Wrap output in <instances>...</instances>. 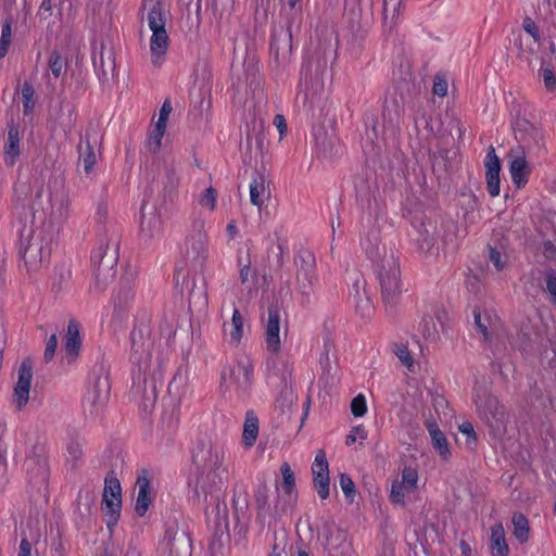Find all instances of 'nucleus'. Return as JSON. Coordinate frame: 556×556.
Instances as JSON below:
<instances>
[{
	"instance_id": "423d86ee",
	"label": "nucleus",
	"mask_w": 556,
	"mask_h": 556,
	"mask_svg": "<svg viewBox=\"0 0 556 556\" xmlns=\"http://www.w3.org/2000/svg\"><path fill=\"white\" fill-rule=\"evenodd\" d=\"M254 363L249 355H240L232 364H227L220 371V389L247 392L253 382Z\"/></svg>"
},
{
	"instance_id": "6e6d98bb",
	"label": "nucleus",
	"mask_w": 556,
	"mask_h": 556,
	"mask_svg": "<svg viewBox=\"0 0 556 556\" xmlns=\"http://www.w3.org/2000/svg\"><path fill=\"white\" fill-rule=\"evenodd\" d=\"M56 346H58V337L55 333H53L50 336V338L48 339V341L46 343V349H45V354H43L46 362H50L53 358L55 351H56Z\"/></svg>"
},
{
	"instance_id": "5fc2aeb1",
	"label": "nucleus",
	"mask_w": 556,
	"mask_h": 556,
	"mask_svg": "<svg viewBox=\"0 0 556 556\" xmlns=\"http://www.w3.org/2000/svg\"><path fill=\"white\" fill-rule=\"evenodd\" d=\"M522 27L533 38L535 42L540 41L539 27L531 17H526L523 20Z\"/></svg>"
},
{
	"instance_id": "c9c22d12",
	"label": "nucleus",
	"mask_w": 556,
	"mask_h": 556,
	"mask_svg": "<svg viewBox=\"0 0 556 556\" xmlns=\"http://www.w3.org/2000/svg\"><path fill=\"white\" fill-rule=\"evenodd\" d=\"M134 298V291L130 287H124L121 288L114 295H113V305L114 309L117 314L124 312L130 301Z\"/></svg>"
},
{
	"instance_id": "0eeeda50",
	"label": "nucleus",
	"mask_w": 556,
	"mask_h": 556,
	"mask_svg": "<svg viewBox=\"0 0 556 556\" xmlns=\"http://www.w3.org/2000/svg\"><path fill=\"white\" fill-rule=\"evenodd\" d=\"M475 404L480 418L494 434L502 433L506 428L507 415L505 407L497 397L486 390L475 391Z\"/></svg>"
},
{
	"instance_id": "cd10ccee",
	"label": "nucleus",
	"mask_w": 556,
	"mask_h": 556,
	"mask_svg": "<svg viewBox=\"0 0 556 556\" xmlns=\"http://www.w3.org/2000/svg\"><path fill=\"white\" fill-rule=\"evenodd\" d=\"M314 138L318 152L324 156H328L332 153L338 141L333 134H328L323 127H318L314 130Z\"/></svg>"
},
{
	"instance_id": "f704fd0d",
	"label": "nucleus",
	"mask_w": 556,
	"mask_h": 556,
	"mask_svg": "<svg viewBox=\"0 0 556 556\" xmlns=\"http://www.w3.org/2000/svg\"><path fill=\"white\" fill-rule=\"evenodd\" d=\"M23 113L24 115H30L35 109V89L28 81H24L21 90Z\"/></svg>"
},
{
	"instance_id": "13d9d810",
	"label": "nucleus",
	"mask_w": 556,
	"mask_h": 556,
	"mask_svg": "<svg viewBox=\"0 0 556 556\" xmlns=\"http://www.w3.org/2000/svg\"><path fill=\"white\" fill-rule=\"evenodd\" d=\"M432 91L439 97H444L447 93V81L444 78L435 77L433 81Z\"/></svg>"
},
{
	"instance_id": "6ab92c4d",
	"label": "nucleus",
	"mask_w": 556,
	"mask_h": 556,
	"mask_svg": "<svg viewBox=\"0 0 556 556\" xmlns=\"http://www.w3.org/2000/svg\"><path fill=\"white\" fill-rule=\"evenodd\" d=\"M163 231V222L161 214L156 208H151L146 212V206H142V217L140 220V233L147 239L160 237Z\"/></svg>"
},
{
	"instance_id": "0e129e2a",
	"label": "nucleus",
	"mask_w": 556,
	"mask_h": 556,
	"mask_svg": "<svg viewBox=\"0 0 556 556\" xmlns=\"http://www.w3.org/2000/svg\"><path fill=\"white\" fill-rule=\"evenodd\" d=\"M459 549H460L462 556H471L472 555V549H471L470 545L464 540H462L459 542Z\"/></svg>"
},
{
	"instance_id": "37998d69",
	"label": "nucleus",
	"mask_w": 556,
	"mask_h": 556,
	"mask_svg": "<svg viewBox=\"0 0 556 556\" xmlns=\"http://www.w3.org/2000/svg\"><path fill=\"white\" fill-rule=\"evenodd\" d=\"M351 412L354 417H363L367 413V402L363 394H357L351 402Z\"/></svg>"
},
{
	"instance_id": "ddd939ff",
	"label": "nucleus",
	"mask_w": 556,
	"mask_h": 556,
	"mask_svg": "<svg viewBox=\"0 0 556 556\" xmlns=\"http://www.w3.org/2000/svg\"><path fill=\"white\" fill-rule=\"evenodd\" d=\"M312 473L314 486L317 491L318 496L321 500H327L330 494V478L328 460L326 457V453L323 450L318 451L315 456V459L312 465Z\"/></svg>"
},
{
	"instance_id": "4d7b16f0",
	"label": "nucleus",
	"mask_w": 556,
	"mask_h": 556,
	"mask_svg": "<svg viewBox=\"0 0 556 556\" xmlns=\"http://www.w3.org/2000/svg\"><path fill=\"white\" fill-rule=\"evenodd\" d=\"M239 279L242 285L247 283L251 277L255 276V273L251 268V262L248 261L245 264H242L241 260H239Z\"/></svg>"
},
{
	"instance_id": "7ed1b4c3",
	"label": "nucleus",
	"mask_w": 556,
	"mask_h": 556,
	"mask_svg": "<svg viewBox=\"0 0 556 556\" xmlns=\"http://www.w3.org/2000/svg\"><path fill=\"white\" fill-rule=\"evenodd\" d=\"M195 466L194 494L197 497L207 494L223 484L226 468L224 466V451L217 445L202 443L192 455Z\"/></svg>"
},
{
	"instance_id": "a211bd4d",
	"label": "nucleus",
	"mask_w": 556,
	"mask_h": 556,
	"mask_svg": "<svg viewBox=\"0 0 556 556\" xmlns=\"http://www.w3.org/2000/svg\"><path fill=\"white\" fill-rule=\"evenodd\" d=\"M269 177L264 172H256L250 182V201L260 210L270 198Z\"/></svg>"
},
{
	"instance_id": "4468645a",
	"label": "nucleus",
	"mask_w": 556,
	"mask_h": 556,
	"mask_svg": "<svg viewBox=\"0 0 556 556\" xmlns=\"http://www.w3.org/2000/svg\"><path fill=\"white\" fill-rule=\"evenodd\" d=\"M31 380V364L28 361H24L18 368V379L13 393V403L17 409H23L28 403Z\"/></svg>"
},
{
	"instance_id": "58836bf2",
	"label": "nucleus",
	"mask_w": 556,
	"mask_h": 556,
	"mask_svg": "<svg viewBox=\"0 0 556 556\" xmlns=\"http://www.w3.org/2000/svg\"><path fill=\"white\" fill-rule=\"evenodd\" d=\"M280 471L282 476L281 489L287 495L291 497L295 490L294 473L290 465L287 463L281 465Z\"/></svg>"
},
{
	"instance_id": "052dcab7",
	"label": "nucleus",
	"mask_w": 556,
	"mask_h": 556,
	"mask_svg": "<svg viewBox=\"0 0 556 556\" xmlns=\"http://www.w3.org/2000/svg\"><path fill=\"white\" fill-rule=\"evenodd\" d=\"M164 169L167 175L168 185L170 187H174L177 184L176 166H175L174 162L166 163L164 165Z\"/></svg>"
},
{
	"instance_id": "bf43d9fd",
	"label": "nucleus",
	"mask_w": 556,
	"mask_h": 556,
	"mask_svg": "<svg viewBox=\"0 0 556 556\" xmlns=\"http://www.w3.org/2000/svg\"><path fill=\"white\" fill-rule=\"evenodd\" d=\"M458 429L463 434L467 435V443L476 441V432L473 426L470 422L462 424Z\"/></svg>"
},
{
	"instance_id": "f3484780",
	"label": "nucleus",
	"mask_w": 556,
	"mask_h": 556,
	"mask_svg": "<svg viewBox=\"0 0 556 556\" xmlns=\"http://www.w3.org/2000/svg\"><path fill=\"white\" fill-rule=\"evenodd\" d=\"M485 179H486V190L488 193L495 198L500 194L501 191V179H500V170L501 163L500 159L495 154V150L493 147H490L485 160Z\"/></svg>"
},
{
	"instance_id": "393cba45",
	"label": "nucleus",
	"mask_w": 556,
	"mask_h": 556,
	"mask_svg": "<svg viewBox=\"0 0 556 556\" xmlns=\"http://www.w3.org/2000/svg\"><path fill=\"white\" fill-rule=\"evenodd\" d=\"M136 485L138 494L135 504V510L138 516L143 517L151 504L150 479L146 473L138 476Z\"/></svg>"
},
{
	"instance_id": "a19ab883",
	"label": "nucleus",
	"mask_w": 556,
	"mask_h": 556,
	"mask_svg": "<svg viewBox=\"0 0 556 556\" xmlns=\"http://www.w3.org/2000/svg\"><path fill=\"white\" fill-rule=\"evenodd\" d=\"M545 291L548 294L549 302L556 307V271L549 269L545 273Z\"/></svg>"
},
{
	"instance_id": "5701e85b",
	"label": "nucleus",
	"mask_w": 556,
	"mask_h": 556,
	"mask_svg": "<svg viewBox=\"0 0 556 556\" xmlns=\"http://www.w3.org/2000/svg\"><path fill=\"white\" fill-rule=\"evenodd\" d=\"M426 428L429 432L431 443L435 452L443 460H448L451 457V450L447 440L438 424L433 420H427Z\"/></svg>"
},
{
	"instance_id": "473e14b6",
	"label": "nucleus",
	"mask_w": 556,
	"mask_h": 556,
	"mask_svg": "<svg viewBox=\"0 0 556 556\" xmlns=\"http://www.w3.org/2000/svg\"><path fill=\"white\" fill-rule=\"evenodd\" d=\"M79 155L85 172L90 174L93 170L94 164L97 163V154L88 137L84 142L79 144Z\"/></svg>"
},
{
	"instance_id": "2eb2a0df",
	"label": "nucleus",
	"mask_w": 556,
	"mask_h": 556,
	"mask_svg": "<svg viewBox=\"0 0 556 556\" xmlns=\"http://www.w3.org/2000/svg\"><path fill=\"white\" fill-rule=\"evenodd\" d=\"M509 157V174L511 181L517 189H522L529 181L531 167L527 162L526 154L522 149L511 151Z\"/></svg>"
},
{
	"instance_id": "a18cd8bd",
	"label": "nucleus",
	"mask_w": 556,
	"mask_h": 556,
	"mask_svg": "<svg viewBox=\"0 0 556 556\" xmlns=\"http://www.w3.org/2000/svg\"><path fill=\"white\" fill-rule=\"evenodd\" d=\"M404 0H383V13L387 17L389 11H392V18L397 20L402 14V4Z\"/></svg>"
},
{
	"instance_id": "f03ea898",
	"label": "nucleus",
	"mask_w": 556,
	"mask_h": 556,
	"mask_svg": "<svg viewBox=\"0 0 556 556\" xmlns=\"http://www.w3.org/2000/svg\"><path fill=\"white\" fill-rule=\"evenodd\" d=\"M262 323L264 326L266 350L275 354L274 356L268 357L266 363L267 383L275 388H285L291 380L293 365L288 359L279 358L277 355L281 349V314L277 303L268 306L266 316L262 317Z\"/></svg>"
},
{
	"instance_id": "6e6552de",
	"label": "nucleus",
	"mask_w": 556,
	"mask_h": 556,
	"mask_svg": "<svg viewBox=\"0 0 556 556\" xmlns=\"http://www.w3.org/2000/svg\"><path fill=\"white\" fill-rule=\"evenodd\" d=\"M130 362L137 366L139 372L149 369L152 359L153 340L150 328L146 325L136 326L130 333Z\"/></svg>"
},
{
	"instance_id": "2f4dec72",
	"label": "nucleus",
	"mask_w": 556,
	"mask_h": 556,
	"mask_svg": "<svg viewBox=\"0 0 556 556\" xmlns=\"http://www.w3.org/2000/svg\"><path fill=\"white\" fill-rule=\"evenodd\" d=\"M254 497L257 507V519L264 522L267 515L269 514L270 508L267 485H258L257 489L255 490Z\"/></svg>"
},
{
	"instance_id": "e433bc0d",
	"label": "nucleus",
	"mask_w": 556,
	"mask_h": 556,
	"mask_svg": "<svg viewBox=\"0 0 556 556\" xmlns=\"http://www.w3.org/2000/svg\"><path fill=\"white\" fill-rule=\"evenodd\" d=\"M244 320L239 309L235 308L231 317L230 343L238 345L243 336Z\"/></svg>"
},
{
	"instance_id": "72a5a7b5",
	"label": "nucleus",
	"mask_w": 556,
	"mask_h": 556,
	"mask_svg": "<svg viewBox=\"0 0 556 556\" xmlns=\"http://www.w3.org/2000/svg\"><path fill=\"white\" fill-rule=\"evenodd\" d=\"M84 440L79 438H71L66 444V462L76 467L83 457Z\"/></svg>"
},
{
	"instance_id": "680f3d73",
	"label": "nucleus",
	"mask_w": 556,
	"mask_h": 556,
	"mask_svg": "<svg viewBox=\"0 0 556 556\" xmlns=\"http://www.w3.org/2000/svg\"><path fill=\"white\" fill-rule=\"evenodd\" d=\"M18 556H31V545L27 539L21 541Z\"/></svg>"
},
{
	"instance_id": "b1692460",
	"label": "nucleus",
	"mask_w": 556,
	"mask_h": 556,
	"mask_svg": "<svg viewBox=\"0 0 556 556\" xmlns=\"http://www.w3.org/2000/svg\"><path fill=\"white\" fill-rule=\"evenodd\" d=\"M81 345L79 324L76 320H70L65 334V353L68 362L77 358Z\"/></svg>"
},
{
	"instance_id": "1a4fd4ad",
	"label": "nucleus",
	"mask_w": 556,
	"mask_h": 556,
	"mask_svg": "<svg viewBox=\"0 0 556 556\" xmlns=\"http://www.w3.org/2000/svg\"><path fill=\"white\" fill-rule=\"evenodd\" d=\"M294 264L296 289L303 296L308 298L314 293L318 282L315 256L307 250L300 251L294 256Z\"/></svg>"
},
{
	"instance_id": "69168bd1",
	"label": "nucleus",
	"mask_w": 556,
	"mask_h": 556,
	"mask_svg": "<svg viewBox=\"0 0 556 556\" xmlns=\"http://www.w3.org/2000/svg\"><path fill=\"white\" fill-rule=\"evenodd\" d=\"M226 230H227L228 235L230 236V238H235L238 233V228H237V225L235 222H230L227 225Z\"/></svg>"
},
{
	"instance_id": "a878e982",
	"label": "nucleus",
	"mask_w": 556,
	"mask_h": 556,
	"mask_svg": "<svg viewBox=\"0 0 556 556\" xmlns=\"http://www.w3.org/2000/svg\"><path fill=\"white\" fill-rule=\"evenodd\" d=\"M490 553L492 556H508L509 546L506 543L505 530L502 522L491 527Z\"/></svg>"
},
{
	"instance_id": "603ef678",
	"label": "nucleus",
	"mask_w": 556,
	"mask_h": 556,
	"mask_svg": "<svg viewBox=\"0 0 556 556\" xmlns=\"http://www.w3.org/2000/svg\"><path fill=\"white\" fill-rule=\"evenodd\" d=\"M172 111H173V106H172L170 100L166 99L162 104V108L159 113V118L155 124L166 127L167 121H168V117H169Z\"/></svg>"
},
{
	"instance_id": "f257e3e1",
	"label": "nucleus",
	"mask_w": 556,
	"mask_h": 556,
	"mask_svg": "<svg viewBox=\"0 0 556 556\" xmlns=\"http://www.w3.org/2000/svg\"><path fill=\"white\" fill-rule=\"evenodd\" d=\"M71 212V200L62 188L51 190L46 219L40 228L24 227L20 233V253L28 270L37 268L50 256V244L61 231Z\"/></svg>"
},
{
	"instance_id": "9b49d317",
	"label": "nucleus",
	"mask_w": 556,
	"mask_h": 556,
	"mask_svg": "<svg viewBox=\"0 0 556 556\" xmlns=\"http://www.w3.org/2000/svg\"><path fill=\"white\" fill-rule=\"evenodd\" d=\"M110 397V382L106 377H98L84 397V409L90 416H99Z\"/></svg>"
},
{
	"instance_id": "338daca9",
	"label": "nucleus",
	"mask_w": 556,
	"mask_h": 556,
	"mask_svg": "<svg viewBox=\"0 0 556 556\" xmlns=\"http://www.w3.org/2000/svg\"><path fill=\"white\" fill-rule=\"evenodd\" d=\"M106 214H108V208H106V206H104V205H99L98 211H97V218H98L99 220H102V219H104V218L106 217Z\"/></svg>"
},
{
	"instance_id": "c85d7f7f",
	"label": "nucleus",
	"mask_w": 556,
	"mask_h": 556,
	"mask_svg": "<svg viewBox=\"0 0 556 556\" xmlns=\"http://www.w3.org/2000/svg\"><path fill=\"white\" fill-rule=\"evenodd\" d=\"M258 437V418L253 412L245 414V420L243 425L242 442L245 447H251L256 442Z\"/></svg>"
},
{
	"instance_id": "f8f14e48",
	"label": "nucleus",
	"mask_w": 556,
	"mask_h": 556,
	"mask_svg": "<svg viewBox=\"0 0 556 556\" xmlns=\"http://www.w3.org/2000/svg\"><path fill=\"white\" fill-rule=\"evenodd\" d=\"M418 479L417 469L404 467L401 478L393 481L391 485L390 501L395 505L404 506L406 496L417 490Z\"/></svg>"
},
{
	"instance_id": "8fccbe9b",
	"label": "nucleus",
	"mask_w": 556,
	"mask_h": 556,
	"mask_svg": "<svg viewBox=\"0 0 556 556\" xmlns=\"http://www.w3.org/2000/svg\"><path fill=\"white\" fill-rule=\"evenodd\" d=\"M489 260L497 271H502L506 265V257H503L502 253L495 248L489 249Z\"/></svg>"
},
{
	"instance_id": "7c9ffc66",
	"label": "nucleus",
	"mask_w": 556,
	"mask_h": 556,
	"mask_svg": "<svg viewBox=\"0 0 556 556\" xmlns=\"http://www.w3.org/2000/svg\"><path fill=\"white\" fill-rule=\"evenodd\" d=\"M166 127L154 124L153 128L149 131L143 146L146 153L154 155L160 151Z\"/></svg>"
},
{
	"instance_id": "e2e57ef3",
	"label": "nucleus",
	"mask_w": 556,
	"mask_h": 556,
	"mask_svg": "<svg viewBox=\"0 0 556 556\" xmlns=\"http://www.w3.org/2000/svg\"><path fill=\"white\" fill-rule=\"evenodd\" d=\"M274 124L281 136L287 131V123L282 115H276L274 118Z\"/></svg>"
},
{
	"instance_id": "39448f33",
	"label": "nucleus",
	"mask_w": 556,
	"mask_h": 556,
	"mask_svg": "<svg viewBox=\"0 0 556 556\" xmlns=\"http://www.w3.org/2000/svg\"><path fill=\"white\" fill-rule=\"evenodd\" d=\"M377 278L386 309L392 313L406 290L402 281L399 258L393 253L384 256L378 264Z\"/></svg>"
},
{
	"instance_id": "412c9836",
	"label": "nucleus",
	"mask_w": 556,
	"mask_h": 556,
	"mask_svg": "<svg viewBox=\"0 0 556 556\" xmlns=\"http://www.w3.org/2000/svg\"><path fill=\"white\" fill-rule=\"evenodd\" d=\"M473 319L482 340L491 342L498 330L500 321L488 313L482 314L478 308L473 309Z\"/></svg>"
},
{
	"instance_id": "bb28decb",
	"label": "nucleus",
	"mask_w": 556,
	"mask_h": 556,
	"mask_svg": "<svg viewBox=\"0 0 556 556\" xmlns=\"http://www.w3.org/2000/svg\"><path fill=\"white\" fill-rule=\"evenodd\" d=\"M514 527L513 534L519 544H525L530 539V522L525 514L515 511L511 516Z\"/></svg>"
},
{
	"instance_id": "864d4df0",
	"label": "nucleus",
	"mask_w": 556,
	"mask_h": 556,
	"mask_svg": "<svg viewBox=\"0 0 556 556\" xmlns=\"http://www.w3.org/2000/svg\"><path fill=\"white\" fill-rule=\"evenodd\" d=\"M70 278H71V271L70 270H67V269L60 270V273H59V281H54L52 283V290L55 293H59V292L63 291L64 289H66V287L68 285V281H70Z\"/></svg>"
},
{
	"instance_id": "c03bdc74",
	"label": "nucleus",
	"mask_w": 556,
	"mask_h": 556,
	"mask_svg": "<svg viewBox=\"0 0 556 556\" xmlns=\"http://www.w3.org/2000/svg\"><path fill=\"white\" fill-rule=\"evenodd\" d=\"M540 74L543 78L544 86L548 92L556 91V76L554 74L553 68L551 67H542L540 70Z\"/></svg>"
},
{
	"instance_id": "aec40b11",
	"label": "nucleus",
	"mask_w": 556,
	"mask_h": 556,
	"mask_svg": "<svg viewBox=\"0 0 556 556\" xmlns=\"http://www.w3.org/2000/svg\"><path fill=\"white\" fill-rule=\"evenodd\" d=\"M25 470L30 480L35 482H45L48 478V459L43 454H34L26 457L24 463Z\"/></svg>"
},
{
	"instance_id": "20e7f679",
	"label": "nucleus",
	"mask_w": 556,
	"mask_h": 556,
	"mask_svg": "<svg viewBox=\"0 0 556 556\" xmlns=\"http://www.w3.org/2000/svg\"><path fill=\"white\" fill-rule=\"evenodd\" d=\"M147 10V22L152 31L150 38L151 61L154 66H161L169 47V37L166 30L168 12L159 0H143Z\"/></svg>"
},
{
	"instance_id": "de8ad7c7",
	"label": "nucleus",
	"mask_w": 556,
	"mask_h": 556,
	"mask_svg": "<svg viewBox=\"0 0 556 556\" xmlns=\"http://www.w3.org/2000/svg\"><path fill=\"white\" fill-rule=\"evenodd\" d=\"M109 283V271L106 274L101 273L100 268L94 274V279L92 285L90 286V291L100 293L102 292Z\"/></svg>"
},
{
	"instance_id": "9d476101",
	"label": "nucleus",
	"mask_w": 556,
	"mask_h": 556,
	"mask_svg": "<svg viewBox=\"0 0 556 556\" xmlns=\"http://www.w3.org/2000/svg\"><path fill=\"white\" fill-rule=\"evenodd\" d=\"M122 488L117 478L108 477L104 481L103 498L101 509L105 516L108 528L116 526L121 517Z\"/></svg>"
},
{
	"instance_id": "4c0bfd02",
	"label": "nucleus",
	"mask_w": 556,
	"mask_h": 556,
	"mask_svg": "<svg viewBox=\"0 0 556 556\" xmlns=\"http://www.w3.org/2000/svg\"><path fill=\"white\" fill-rule=\"evenodd\" d=\"M48 67L53 78L58 79L65 73L66 60L54 50L49 55Z\"/></svg>"
},
{
	"instance_id": "79ce46f5",
	"label": "nucleus",
	"mask_w": 556,
	"mask_h": 556,
	"mask_svg": "<svg viewBox=\"0 0 556 556\" xmlns=\"http://www.w3.org/2000/svg\"><path fill=\"white\" fill-rule=\"evenodd\" d=\"M393 351L404 366H406L408 369L413 368L414 359L405 344H395Z\"/></svg>"
},
{
	"instance_id": "ea45409f",
	"label": "nucleus",
	"mask_w": 556,
	"mask_h": 556,
	"mask_svg": "<svg viewBox=\"0 0 556 556\" xmlns=\"http://www.w3.org/2000/svg\"><path fill=\"white\" fill-rule=\"evenodd\" d=\"M12 38V27L11 22H5L2 25L1 29V38H0V59L4 58L8 53L9 47L11 45Z\"/></svg>"
},
{
	"instance_id": "774afa93",
	"label": "nucleus",
	"mask_w": 556,
	"mask_h": 556,
	"mask_svg": "<svg viewBox=\"0 0 556 556\" xmlns=\"http://www.w3.org/2000/svg\"><path fill=\"white\" fill-rule=\"evenodd\" d=\"M40 9L45 10L47 12H50L52 9V1L51 0H42Z\"/></svg>"
},
{
	"instance_id": "c756f323",
	"label": "nucleus",
	"mask_w": 556,
	"mask_h": 556,
	"mask_svg": "<svg viewBox=\"0 0 556 556\" xmlns=\"http://www.w3.org/2000/svg\"><path fill=\"white\" fill-rule=\"evenodd\" d=\"M361 281L357 279L351 289L350 294L354 298L355 308L362 316H368L371 312V301L365 293L362 291Z\"/></svg>"
},
{
	"instance_id": "3c124183",
	"label": "nucleus",
	"mask_w": 556,
	"mask_h": 556,
	"mask_svg": "<svg viewBox=\"0 0 556 556\" xmlns=\"http://www.w3.org/2000/svg\"><path fill=\"white\" fill-rule=\"evenodd\" d=\"M200 204L213 211L216 206V191L210 187L200 198Z\"/></svg>"
},
{
	"instance_id": "4be33fe9",
	"label": "nucleus",
	"mask_w": 556,
	"mask_h": 556,
	"mask_svg": "<svg viewBox=\"0 0 556 556\" xmlns=\"http://www.w3.org/2000/svg\"><path fill=\"white\" fill-rule=\"evenodd\" d=\"M21 136L18 127L15 124L8 126V139L4 144L3 161L7 166L12 167L21 154L20 149Z\"/></svg>"
},
{
	"instance_id": "49530a36",
	"label": "nucleus",
	"mask_w": 556,
	"mask_h": 556,
	"mask_svg": "<svg viewBox=\"0 0 556 556\" xmlns=\"http://www.w3.org/2000/svg\"><path fill=\"white\" fill-rule=\"evenodd\" d=\"M367 438V432L362 426H357L352 428L350 433L345 438V444L348 446L353 445L355 442L359 441L363 443Z\"/></svg>"
},
{
	"instance_id": "09e8293b",
	"label": "nucleus",
	"mask_w": 556,
	"mask_h": 556,
	"mask_svg": "<svg viewBox=\"0 0 556 556\" xmlns=\"http://www.w3.org/2000/svg\"><path fill=\"white\" fill-rule=\"evenodd\" d=\"M340 486L342 489V492L348 498H352L355 495V484L352 480V478L348 473H341L340 475Z\"/></svg>"
},
{
	"instance_id": "dca6fc26",
	"label": "nucleus",
	"mask_w": 556,
	"mask_h": 556,
	"mask_svg": "<svg viewBox=\"0 0 556 556\" xmlns=\"http://www.w3.org/2000/svg\"><path fill=\"white\" fill-rule=\"evenodd\" d=\"M186 256L197 267H202L207 257V238L199 230L186 241Z\"/></svg>"
}]
</instances>
